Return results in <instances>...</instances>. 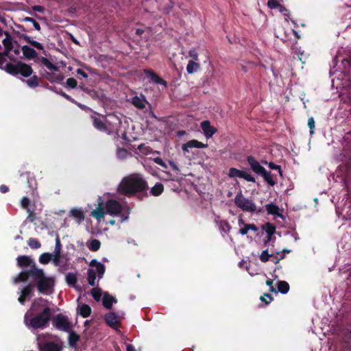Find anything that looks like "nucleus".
<instances>
[{
	"mask_svg": "<svg viewBox=\"0 0 351 351\" xmlns=\"http://www.w3.org/2000/svg\"><path fill=\"white\" fill-rule=\"evenodd\" d=\"M32 278L33 285L39 293L49 295L52 293L55 286V278L53 276H47L43 269L34 268L33 270H23L14 278V282H26Z\"/></svg>",
	"mask_w": 351,
	"mask_h": 351,
	"instance_id": "f257e3e1",
	"label": "nucleus"
},
{
	"mask_svg": "<svg viewBox=\"0 0 351 351\" xmlns=\"http://www.w3.org/2000/svg\"><path fill=\"white\" fill-rule=\"evenodd\" d=\"M148 189V183L143 177L138 173H132L123 178L117 191L120 195L131 197L138 193H144L147 196Z\"/></svg>",
	"mask_w": 351,
	"mask_h": 351,
	"instance_id": "f03ea898",
	"label": "nucleus"
},
{
	"mask_svg": "<svg viewBox=\"0 0 351 351\" xmlns=\"http://www.w3.org/2000/svg\"><path fill=\"white\" fill-rule=\"evenodd\" d=\"M52 315V311L50 307L45 308L42 312L35 313L32 317L25 314L24 316V324L28 328L34 330L45 328Z\"/></svg>",
	"mask_w": 351,
	"mask_h": 351,
	"instance_id": "7ed1b4c3",
	"label": "nucleus"
},
{
	"mask_svg": "<svg viewBox=\"0 0 351 351\" xmlns=\"http://www.w3.org/2000/svg\"><path fill=\"white\" fill-rule=\"evenodd\" d=\"M89 265L90 267H95L96 269L95 270L91 268L88 269L87 280L90 286L95 287L96 274H97L99 279L102 278L106 271V267L104 264L98 262L96 259L91 260Z\"/></svg>",
	"mask_w": 351,
	"mask_h": 351,
	"instance_id": "20e7f679",
	"label": "nucleus"
},
{
	"mask_svg": "<svg viewBox=\"0 0 351 351\" xmlns=\"http://www.w3.org/2000/svg\"><path fill=\"white\" fill-rule=\"evenodd\" d=\"M235 205L243 211L254 213L256 211V206L252 199L246 198L240 191L234 197Z\"/></svg>",
	"mask_w": 351,
	"mask_h": 351,
	"instance_id": "39448f33",
	"label": "nucleus"
},
{
	"mask_svg": "<svg viewBox=\"0 0 351 351\" xmlns=\"http://www.w3.org/2000/svg\"><path fill=\"white\" fill-rule=\"evenodd\" d=\"M53 326L58 330L69 332L72 328V324L69 322V318L62 314L56 315L52 319Z\"/></svg>",
	"mask_w": 351,
	"mask_h": 351,
	"instance_id": "423d86ee",
	"label": "nucleus"
},
{
	"mask_svg": "<svg viewBox=\"0 0 351 351\" xmlns=\"http://www.w3.org/2000/svg\"><path fill=\"white\" fill-rule=\"evenodd\" d=\"M48 306V301L43 298L34 299L32 303L30 308L25 314L32 317L35 313L42 312V311Z\"/></svg>",
	"mask_w": 351,
	"mask_h": 351,
	"instance_id": "0eeeda50",
	"label": "nucleus"
},
{
	"mask_svg": "<svg viewBox=\"0 0 351 351\" xmlns=\"http://www.w3.org/2000/svg\"><path fill=\"white\" fill-rule=\"evenodd\" d=\"M228 176L230 178H239L250 182H255V178L251 174L245 171L237 169L234 167H231L229 169Z\"/></svg>",
	"mask_w": 351,
	"mask_h": 351,
	"instance_id": "6e6552de",
	"label": "nucleus"
},
{
	"mask_svg": "<svg viewBox=\"0 0 351 351\" xmlns=\"http://www.w3.org/2000/svg\"><path fill=\"white\" fill-rule=\"evenodd\" d=\"M34 285H33L32 283H29L25 285L21 291V295L18 298L19 302L24 305L26 300L34 296Z\"/></svg>",
	"mask_w": 351,
	"mask_h": 351,
	"instance_id": "1a4fd4ad",
	"label": "nucleus"
},
{
	"mask_svg": "<svg viewBox=\"0 0 351 351\" xmlns=\"http://www.w3.org/2000/svg\"><path fill=\"white\" fill-rule=\"evenodd\" d=\"M123 207L120 202L115 199H109L106 203V212L110 215H117L121 213Z\"/></svg>",
	"mask_w": 351,
	"mask_h": 351,
	"instance_id": "9d476101",
	"label": "nucleus"
},
{
	"mask_svg": "<svg viewBox=\"0 0 351 351\" xmlns=\"http://www.w3.org/2000/svg\"><path fill=\"white\" fill-rule=\"evenodd\" d=\"M104 321L106 324L110 328L118 330L121 325V322L119 320L118 315L114 312H109L104 316Z\"/></svg>",
	"mask_w": 351,
	"mask_h": 351,
	"instance_id": "9b49d317",
	"label": "nucleus"
},
{
	"mask_svg": "<svg viewBox=\"0 0 351 351\" xmlns=\"http://www.w3.org/2000/svg\"><path fill=\"white\" fill-rule=\"evenodd\" d=\"M16 261L17 265L20 267H29V270H33L34 268H38L35 261L26 255L19 256L16 258Z\"/></svg>",
	"mask_w": 351,
	"mask_h": 351,
	"instance_id": "f8f14e48",
	"label": "nucleus"
},
{
	"mask_svg": "<svg viewBox=\"0 0 351 351\" xmlns=\"http://www.w3.org/2000/svg\"><path fill=\"white\" fill-rule=\"evenodd\" d=\"M246 161L250 165L252 171L257 175L261 173V171L265 169V167H263L253 156H247Z\"/></svg>",
	"mask_w": 351,
	"mask_h": 351,
	"instance_id": "ddd939ff",
	"label": "nucleus"
},
{
	"mask_svg": "<svg viewBox=\"0 0 351 351\" xmlns=\"http://www.w3.org/2000/svg\"><path fill=\"white\" fill-rule=\"evenodd\" d=\"M90 118L92 119L93 125L97 130L102 132H108V128L105 121L101 120L100 118L97 117L96 116L91 115Z\"/></svg>",
	"mask_w": 351,
	"mask_h": 351,
	"instance_id": "4468645a",
	"label": "nucleus"
},
{
	"mask_svg": "<svg viewBox=\"0 0 351 351\" xmlns=\"http://www.w3.org/2000/svg\"><path fill=\"white\" fill-rule=\"evenodd\" d=\"M144 73L147 77H150L152 82L156 83V84L163 85L165 88L167 87V82L160 77L152 69H145Z\"/></svg>",
	"mask_w": 351,
	"mask_h": 351,
	"instance_id": "2eb2a0df",
	"label": "nucleus"
},
{
	"mask_svg": "<svg viewBox=\"0 0 351 351\" xmlns=\"http://www.w3.org/2000/svg\"><path fill=\"white\" fill-rule=\"evenodd\" d=\"M208 144H204L197 140L193 139L189 141L182 145V149L184 152H189V148H206Z\"/></svg>",
	"mask_w": 351,
	"mask_h": 351,
	"instance_id": "dca6fc26",
	"label": "nucleus"
},
{
	"mask_svg": "<svg viewBox=\"0 0 351 351\" xmlns=\"http://www.w3.org/2000/svg\"><path fill=\"white\" fill-rule=\"evenodd\" d=\"M62 343L53 341H46L40 347V351H62Z\"/></svg>",
	"mask_w": 351,
	"mask_h": 351,
	"instance_id": "f3484780",
	"label": "nucleus"
},
{
	"mask_svg": "<svg viewBox=\"0 0 351 351\" xmlns=\"http://www.w3.org/2000/svg\"><path fill=\"white\" fill-rule=\"evenodd\" d=\"M33 73V69L30 65L19 62V74H21L24 77H28Z\"/></svg>",
	"mask_w": 351,
	"mask_h": 351,
	"instance_id": "a211bd4d",
	"label": "nucleus"
},
{
	"mask_svg": "<svg viewBox=\"0 0 351 351\" xmlns=\"http://www.w3.org/2000/svg\"><path fill=\"white\" fill-rule=\"evenodd\" d=\"M201 128L203 130L206 137H211L217 131V130L210 125V121H204L201 123Z\"/></svg>",
	"mask_w": 351,
	"mask_h": 351,
	"instance_id": "6ab92c4d",
	"label": "nucleus"
},
{
	"mask_svg": "<svg viewBox=\"0 0 351 351\" xmlns=\"http://www.w3.org/2000/svg\"><path fill=\"white\" fill-rule=\"evenodd\" d=\"M258 176H262L264 181L271 186H274L276 184V180L274 178V175H272L270 171H267L265 169Z\"/></svg>",
	"mask_w": 351,
	"mask_h": 351,
	"instance_id": "aec40b11",
	"label": "nucleus"
},
{
	"mask_svg": "<svg viewBox=\"0 0 351 351\" xmlns=\"http://www.w3.org/2000/svg\"><path fill=\"white\" fill-rule=\"evenodd\" d=\"M19 62L18 61L16 64L12 63H7L5 66H3V69L8 73L16 75L19 74Z\"/></svg>",
	"mask_w": 351,
	"mask_h": 351,
	"instance_id": "412c9836",
	"label": "nucleus"
},
{
	"mask_svg": "<svg viewBox=\"0 0 351 351\" xmlns=\"http://www.w3.org/2000/svg\"><path fill=\"white\" fill-rule=\"evenodd\" d=\"M19 37L21 39H23L24 40H25L27 43H29V45H31L32 46H33L34 47L38 49H40V50H43L44 47H43V45L36 41V40H34L30 36H27V34H21V35H19Z\"/></svg>",
	"mask_w": 351,
	"mask_h": 351,
	"instance_id": "4be33fe9",
	"label": "nucleus"
},
{
	"mask_svg": "<svg viewBox=\"0 0 351 351\" xmlns=\"http://www.w3.org/2000/svg\"><path fill=\"white\" fill-rule=\"evenodd\" d=\"M24 56L27 59H33L37 57V52L28 45H24L21 48Z\"/></svg>",
	"mask_w": 351,
	"mask_h": 351,
	"instance_id": "5701e85b",
	"label": "nucleus"
},
{
	"mask_svg": "<svg viewBox=\"0 0 351 351\" xmlns=\"http://www.w3.org/2000/svg\"><path fill=\"white\" fill-rule=\"evenodd\" d=\"M117 300L115 298L112 297L108 293H105L103 298V305L107 309H110L112 307L113 302L117 303Z\"/></svg>",
	"mask_w": 351,
	"mask_h": 351,
	"instance_id": "b1692460",
	"label": "nucleus"
},
{
	"mask_svg": "<svg viewBox=\"0 0 351 351\" xmlns=\"http://www.w3.org/2000/svg\"><path fill=\"white\" fill-rule=\"evenodd\" d=\"M70 216L75 218L77 223H81L84 220L85 216L83 210L77 208H73L70 211Z\"/></svg>",
	"mask_w": 351,
	"mask_h": 351,
	"instance_id": "393cba45",
	"label": "nucleus"
},
{
	"mask_svg": "<svg viewBox=\"0 0 351 351\" xmlns=\"http://www.w3.org/2000/svg\"><path fill=\"white\" fill-rule=\"evenodd\" d=\"M91 215L97 220H100L104 217L105 210L103 206V202H101L97 208L92 211Z\"/></svg>",
	"mask_w": 351,
	"mask_h": 351,
	"instance_id": "a878e982",
	"label": "nucleus"
},
{
	"mask_svg": "<svg viewBox=\"0 0 351 351\" xmlns=\"http://www.w3.org/2000/svg\"><path fill=\"white\" fill-rule=\"evenodd\" d=\"M131 102L136 108L142 110L145 108L146 99L144 97L134 96L132 98Z\"/></svg>",
	"mask_w": 351,
	"mask_h": 351,
	"instance_id": "bb28decb",
	"label": "nucleus"
},
{
	"mask_svg": "<svg viewBox=\"0 0 351 351\" xmlns=\"http://www.w3.org/2000/svg\"><path fill=\"white\" fill-rule=\"evenodd\" d=\"M69 335L68 338L69 344L70 347L71 348H75L77 346V343L80 340V335H77L76 332H75L72 328H71V330L68 332Z\"/></svg>",
	"mask_w": 351,
	"mask_h": 351,
	"instance_id": "cd10ccee",
	"label": "nucleus"
},
{
	"mask_svg": "<svg viewBox=\"0 0 351 351\" xmlns=\"http://www.w3.org/2000/svg\"><path fill=\"white\" fill-rule=\"evenodd\" d=\"M106 123H113L115 125H120L121 124V119L119 117L116 115L114 113L108 114L106 117Z\"/></svg>",
	"mask_w": 351,
	"mask_h": 351,
	"instance_id": "c85d7f7f",
	"label": "nucleus"
},
{
	"mask_svg": "<svg viewBox=\"0 0 351 351\" xmlns=\"http://www.w3.org/2000/svg\"><path fill=\"white\" fill-rule=\"evenodd\" d=\"M164 191V186L161 182H157L151 188L150 194L153 196H158L162 193Z\"/></svg>",
	"mask_w": 351,
	"mask_h": 351,
	"instance_id": "c756f323",
	"label": "nucleus"
},
{
	"mask_svg": "<svg viewBox=\"0 0 351 351\" xmlns=\"http://www.w3.org/2000/svg\"><path fill=\"white\" fill-rule=\"evenodd\" d=\"M45 78L47 80L50 81L51 82H60L64 80V77L62 74L56 75L53 73L46 72Z\"/></svg>",
	"mask_w": 351,
	"mask_h": 351,
	"instance_id": "7c9ffc66",
	"label": "nucleus"
},
{
	"mask_svg": "<svg viewBox=\"0 0 351 351\" xmlns=\"http://www.w3.org/2000/svg\"><path fill=\"white\" fill-rule=\"evenodd\" d=\"M266 210L269 215H274L282 217L279 213V207L273 203L268 204L265 206Z\"/></svg>",
	"mask_w": 351,
	"mask_h": 351,
	"instance_id": "2f4dec72",
	"label": "nucleus"
},
{
	"mask_svg": "<svg viewBox=\"0 0 351 351\" xmlns=\"http://www.w3.org/2000/svg\"><path fill=\"white\" fill-rule=\"evenodd\" d=\"M91 312V308L88 304H84L80 306L79 314L84 318L89 317Z\"/></svg>",
	"mask_w": 351,
	"mask_h": 351,
	"instance_id": "473e14b6",
	"label": "nucleus"
},
{
	"mask_svg": "<svg viewBox=\"0 0 351 351\" xmlns=\"http://www.w3.org/2000/svg\"><path fill=\"white\" fill-rule=\"evenodd\" d=\"M66 282L69 286L75 287L77 282V274L75 273H68L66 275Z\"/></svg>",
	"mask_w": 351,
	"mask_h": 351,
	"instance_id": "72a5a7b5",
	"label": "nucleus"
},
{
	"mask_svg": "<svg viewBox=\"0 0 351 351\" xmlns=\"http://www.w3.org/2000/svg\"><path fill=\"white\" fill-rule=\"evenodd\" d=\"M39 60L49 70L53 71H56L58 70V67L56 65L53 64L52 62H51L47 58L40 57L39 58Z\"/></svg>",
	"mask_w": 351,
	"mask_h": 351,
	"instance_id": "f704fd0d",
	"label": "nucleus"
},
{
	"mask_svg": "<svg viewBox=\"0 0 351 351\" xmlns=\"http://www.w3.org/2000/svg\"><path fill=\"white\" fill-rule=\"evenodd\" d=\"M278 291L282 293L286 294L289 291V285L287 282L281 280L277 284Z\"/></svg>",
	"mask_w": 351,
	"mask_h": 351,
	"instance_id": "c9c22d12",
	"label": "nucleus"
},
{
	"mask_svg": "<svg viewBox=\"0 0 351 351\" xmlns=\"http://www.w3.org/2000/svg\"><path fill=\"white\" fill-rule=\"evenodd\" d=\"M5 34L6 35V38L3 40V45L7 51H12L13 48L12 38L8 32H5Z\"/></svg>",
	"mask_w": 351,
	"mask_h": 351,
	"instance_id": "e433bc0d",
	"label": "nucleus"
},
{
	"mask_svg": "<svg viewBox=\"0 0 351 351\" xmlns=\"http://www.w3.org/2000/svg\"><path fill=\"white\" fill-rule=\"evenodd\" d=\"M199 69V64L193 60H189L186 66V71L189 74H192Z\"/></svg>",
	"mask_w": 351,
	"mask_h": 351,
	"instance_id": "4c0bfd02",
	"label": "nucleus"
},
{
	"mask_svg": "<svg viewBox=\"0 0 351 351\" xmlns=\"http://www.w3.org/2000/svg\"><path fill=\"white\" fill-rule=\"evenodd\" d=\"M88 249L92 252H97L101 247V242L98 239H93L89 243H87Z\"/></svg>",
	"mask_w": 351,
	"mask_h": 351,
	"instance_id": "58836bf2",
	"label": "nucleus"
},
{
	"mask_svg": "<svg viewBox=\"0 0 351 351\" xmlns=\"http://www.w3.org/2000/svg\"><path fill=\"white\" fill-rule=\"evenodd\" d=\"M52 258V254L49 252H45L42 254L38 258L39 262L43 265L48 264Z\"/></svg>",
	"mask_w": 351,
	"mask_h": 351,
	"instance_id": "ea45409f",
	"label": "nucleus"
},
{
	"mask_svg": "<svg viewBox=\"0 0 351 351\" xmlns=\"http://www.w3.org/2000/svg\"><path fill=\"white\" fill-rule=\"evenodd\" d=\"M219 228L221 232L228 233L231 229V226L227 221L221 220L218 223Z\"/></svg>",
	"mask_w": 351,
	"mask_h": 351,
	"instance_id": "a19ab883",
	"label": "nucleus"
},
{
	"mask_svg": "<svg viewBox=\"0 0 351 351\" xmlns=\"http://www.w3.org/2000/svg\"><path fill=\"white\" fill-rule=\"evenodd\" d=\"M263 230L265 231L267 234L274 235L276 232V227L273 223L269 222L263 226Z\"/></svg>",
	"mask_w": 351,
	"mask_h": 351,
	"instance_id": "79ce46f5",
	"label": "nucleus"
},
{
	"mask_svg": "<svg viewBox=\"0 0 351 351\" xmlns=\"http://www.w3.org/2000/svg\"><path fill=\"white\" fill-rule=\"evenodd\" d=\"M93 287L94 288L91 290V295L95 301L99 302L101 298V289L100 288Z\"/></svg>",
	"mask_w": 351,
	"mask_h": 351,
	"instance_id": "37998d69",
	"label": "nucleus"
},
{
	"mask_svg": "<svg viewBox=\"0 0 351 351\" xmlns=\"http://www.w3.org/2000/svg\"><path fill=\"white\" fill-rule=\"evenodd\" d=\"M26 83L29 87L36 88L38 86V78L36 75H33L26 80Z\"/></svg>",
	"mask_w": 351,
	"mask_h": 351,
	"instance_id": "c03bdc74",
	"label": "nucleus"
},
{
	"mask_svg": "<svg viewBox=\"0 0 351 351\" xmlns=\"http://www.w3.org/2000/svg\"><path fill=\"white\" fill-rule=\"evenodd\" d=\"M270 257H273V254H269L268 252V250H265L262 252L259 256V258L261 262L266 263L269 260Z\"/></svg>",
	"mask_w": 351,
	"mask_h": 351,
	"instance_id": "a18cd8bd",
	"label": "nucleus"
},
{
	"mask_svg": "<svg viewBox=\"0 0 351 351\" xmlns=\"http://www.w3.org/2000/svg\"><path fill=\"white\" fill-rule=\"evenodd\" d=\"M129 154L128 151L125 148H118L117 151V158L119 159H125Z\"/></svg>",
	"mask_w": 351,
	"mask_h": 351,
	"instance_id": "49530a36",
	"label": "nucleus"
},
{
	"mask_svg": "<svg viewBox=\"0 0 351 351\" xmlns=\"http://www.w3.org/2000/svg\"><path fill=\"white\" fill-rule=\"evenodd\" d=\"M22 21L33 23V25H34L35 29H36L37 31H40V29H41L40 24L33 18L25 17L24 19H22Z\"/></svg>",
	"mask_w": 351,
	"mask_h": 351,
	"instance_id": "de8ad7c7",
	"label": "nucleus"
},
{
	"mask_svg": "<svg viewBox=\"0 0 351 351\" xmlns=\"http://www.w3.org/2000/svg\"><path fill=\"white\" fill-rule=\"evenodd\" d=\"M28 245L32 249H38L41 246L40 243L35 238H30L28 241Z\"/></svg>",
	"mask_w": 351,
	"mask_h": 351,
	"instance_id": "09e8293b",
	"label": "nucleus"
},
{
	"mask_svg": "<svg viewBox=\"0 0 351 351\" xmlns=\"http://www.w3.org/2000/svg\"><path fill=\"white\" fill-rule=\"evenodd\" d=\"M267 6L270 9H276L278 8L285 9V7L281 5L277 0H269L267 1Z\"/></svg>",
	"mask_w": 351,
	"mask_h": 351,
	"instance_id": "8fccbe9b",
	"label": "nucleus"
},
{
	"mask_svg": "<svg viewBox=\"0 0 351 351\" xmlns=\"http://www.w3.org/2000/svg\"><path fill=\"white\" fill-rule=\"evenodd\" d=\"M268 167L270 169H272V170H277L278 171V173L280 175V177H282L283 176V171L281 169V167L278 165H276L275 164L274 162H269L268 163Z\"/></svg>",
	"mask_w": 351,
	"mask_h": 351,
	"instance_id": "3c124183",
	"label": "nucleus"
},
{
	"mask_svg": "<svg viewBox=\"0 0 351 351\" xmlns=\"http://www.w3.org/2000/svg\"><path fill=\"white\" fill-rule=\"evenodd\" d=\"M80 88L85 92L86 93L88 94L90 97L93 98H95L97 97V93L96 90L92 88H89L88 87L85 86H80Z\"/></svg>",
	"mask_w": 351,
	"mask_h": 351,
	"instance_id": "603ef678",
	"label": "nucleus"
},
{
	"mask_svg": "<svg viewBox=\"0 0 351 351\" xmlns=\"http://www.w3.org/2000/svg\"><path fill=\"white\" fill-rule=\"evenodd\" d=\"M62 244L58 237L56 239V245L53 253L52 254H61Z\"/></svg>",
	"mask_w": 351,
	"mask_h": 351,
	"instance_id": "864d4df0",
	"label": "nucleus"
},
{
	"mask_svg": "<svg viewBox=\"0 0 351 351\" xmlns=\"http://www.w3.org/2000/svg\"><path fill=\"white\" fill-rule=\"evenodd\" d=\"M30 199L27 197H23L21 200V206L25 209H30Z\"/></svg>",
	"mask_w": 351,
	"mask_h": 351,
	"instance_id": "5fc2aeb1",
	"label": "nucleus"
},
{
	"mask_svg": "<svg viewBox=\"0 0 351 351\" xmlns=\"http://www.w3.org/2000/svg\"><path fill=\"white\" fill-rule=\"evenodd\" d=\"M27 213H28V216L27 217V220L29 222H34L36 219V213L30 209H27Z\"/></svg>",
	"mask_w": 351,
	"mask_h": 351,
	"instance_id": "6e6d98bb",
	"label": "nucleus"
},
{
	"mask_svg": "<svg viewBox=\"0 0 351 351\" xmlns=\"http://www.w3.org/2000/svg\"><path fill=\"white\" fill-rule=\"evenodd\" d=\"M66 84L67 86L75 88L77 87V80L73 77H69L66 80Z\"/></svg>",
	"mask_w": 351,
	"mask_h": 351,
	"instance_id": "4d7b16f0",
	"label": "nucleus"
},
{
	"mask_svg": "<svg viewBox=\"0 0 351 351\" xmlns=\"http://www.w3.org/2000/svg\"><path fill=\"white\" fill-rule=\"evenodd\" d=\"M260 300L265 304H269L273 300V298L270 294L265 293L264 296H261Z\"/></svg>",
	"mask_w": 351,
	"mask_h": 351,
	"instance_id": "13d9d810",
	"label": "nucleus"
},
{
	"mask_svg": "<svg viewBox=\"0 0 351 351\" xmlns=\"http://www.w3.org/2000/svg\"><path fill=\"white\" fill-rule=\"evenodd\" d=\"M61 254H52L51 261L56 266L60 265Z\"/></svg>",
	"mask_w": 351,
	"mask_h": 351,
	"instance_id": "bf43d9fd",
	"label": "nucleus"
},
{
	"mask_svg": "<svg viewBox=\"0 0 351 351\" xmlns=\"http://www.w3.org/2000/svg\"><path fill=\"white\" fill-rule=\"evenodd\" d=\"M308 126L310 128V134H313L314 133V128H315V121L313 117H310L308 119Z\"/></svg>",
	"mask_w": 351,
	"mask_h": 351,
	"instance_id": "052dcab7",
	"label": "nucleus"
},
{
	"mask_svg": "<svg viewBox=\"0 0 351 351\" xmlns=\"http://www.w3.org/2000/svg\"><path fill=\"white\" fill-rule=\"evenodd\" d=\"M189 56L193 58V61H197L198 60V55L195 49L190 50L189 52Z\"/></svg>",
	"mask_w": 351,
	"mask_h": 351,
	"instance_id": "680f3d73",
	"label": "nucleus"
},
{
	"mask_svg": "<svg viewBox=\"0 0 351 351\" xmlns=\"http://www.w3.org/2000/svg\"><path fill=\"white\" fill-rule=\"evenodd\" d=\"M154 161L158 165H160L162 167L167 168V166L165 164V162L162 160L160 158H154Z\"/></svg>",
	"mask_w": 351,
	"mask_h": 351,
	"instance_id": "e2e57ef3",
	"label": "nucleus"
},
{
	"mask_svg": "<svg viewBox=\"0 0 351 351\" xmlns=\"http://www.w3.org/2000/svg\"><path fill=\"white\" fill-rule=\"evenodd\" d=\"M32 9L34 11V12H40V13H43L45 10V8L43 7V6H41V5H34L32 7Z\"/></svg>",
	"mask_w": 351,
	"mask_h": 351,
	"instance_id": "0e129e2a",
	"label": "nucleus"
},
{
	"mask_svg": "<svg viewBox=\"0 0 351 351\" xmlns=\"http://www.w3.org/2000/svg\"><path fill=\"white\" fill-rule=\"evenodd\" d=\"M271 258V261L274 263L275 264H277L280 262V260L283 259L285 258V255H280V257H278V256L274 255Z\"/></svg>",
	"mask_w": 351,
	"mask_h": 351,
	"instance_id": "69168bd1",
	"label": "nucleus"
},
{
	"mask_svg": "<svg viewBox=\"0 0 351 351\" xmlns=\"http://www.w3.org/2000/svg\"><path fill=\"white\" fill-rule=\"evenodd\" d=\"M274 235L267 234V237L264 239V244L267 245L271 241L274 239Z\"/></svg>",
	"mask_w": 351,
	"mask_h": 351,
	"instance_id": "338daca9",
	"label": "nucleus"
},
{
	"mask_svg": "<svg viewBox=\"0 0 351 351\" xmlns=\"http://www.w3.org/2000/svg\"><path fill=\"white\" fill-rule=\"evenodd\" d=\"M248 229H247V224H245L244 227L243 228H241L239 229V233L242 235H245L247 234L248 232Z\"/></svg>",
	"mask_w": 351,
	"mask_h": 351,
	"instance_id": "774afa93",
	"label": "nucleus"
}]
</instances>
